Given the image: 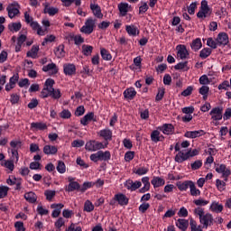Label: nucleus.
Instances as JSON below:
<instances>
[{
  "label": "nucleus",
  "mask_w": 231,
  "mask_h": 231,
  "mask_svg": "<svg viewBox=\"0 0 231 231\" xmlns=\"http://www.w3.org/2000/svg\"><path fill=\"white\" fill-rule=\"evenodd\" d=\"M54 53L59 59L64 57L66 55V51H64V45H59L58 48L54 51Z\"/></svg>",
  "instance_id": "nucleus-38"
},
{
  "label": "nucleus",
  "mask_w": 231,
  "mask_h": 231,
  "mask_svg": "<svg viewBox=\"0 0 231 231\" xmlns=\"http://www.w3.org/2000/svg\"><path fill=\"white\" fill-rule=\"evenodd\" d=\"M216 172H218V174H222V177L225 179V181H226L228 176H230L231 171L230 169L226 168V165L225 164H217L215 169Z\"/></svg>",
  "instance_id": "nucleus-7"
},
{
  "label": "nucleus",
  "mask_w": 231,
  "mask_h": 231,
  "mask_svg": "<svg viewBox=\"0 0 231 231\" xmlns=\"http://www.w3.org/2000/svg\"><path fill=\"white\" fill-rule=\"evenodd\" d=\"M96 23L97 22L93 18L87 19L85 24L80 28L81 33L91 35L95 30Z\"/></svg>",
  "instance_id": "nucleus-4"
},
{
  "label": "nucleus",
  "mask_w": 231,
  "mask_h": 231,
  "mask_svg": "<svg viewBox=\"0 0 231 231\" xmlns=\"http://www.w3.org/2000/svg\"><path fill=\"white\" fill-rule=\"evenodd\" d=\"M124 97L128 100H133L136 97V90H134V88H127L124 91Z\"/></svg>",
  "instance_id": "nucleus-23"
},
{
  "label": "nucleus",
  "mask_w": 231,
  "mask_h": 231,
  "mask_svg": "<svg viewBox=\"0 0 231 231\" xmlns=\"http://www.w3.org/2000/svg\"><path fill=\"white\" fill-rule=\"evenodd\" d=\"M71 147H76V148L84 147V141H82V140H74L71 143Z\"/></svg>",
  "instance_id": "nucleus-63"
},
{
  "label": "nucleus",
  "mask_w": 231,
  "mask_h": 231,
  "mask_svg": "<svg viewBox=\"0 0 231 231\" xmlns=\"http://www.w3.org/2000/svg\"><path fill=\"white\" fill-rule=\"evenodd\" d=\"M37 212L40 216H48L50 211L42 207V205H38Z\"/></svg>",
  "instance_id": "nucleus-54"
},
{
  "label": "nucleus",
  "mask_w": 231,
  "mask_h": 231,
  "mask_svg": "<svg viewBox=\"0 0 231 231\" xmlns=\"http://www.w3.org/2000/svg\"><path fill=\"white\" fill-rule=\"evenodd\" d=\"M194 205H196L197 207H199V208H201V207H207V205H208L209 201L208 200H205L203 199H195L193 201Z\"/></svg>",
  "instance_id": "nucleus-44"
},
{
  "label": "nucleus",
  "mask_w": 231,
  "mask_h": 231,
  "mask_svg": "<svg viewBox=\"0 0 231 231\" xmlns=\"http://www.w3.org/2000/svg\"><path fill=\"white\" fill-rule=\"evenodd\" d=\"M217 42L218 44H222L223 46H226V44H228V34L226 32L219 33L217 38Z\"/></svg>",
  "instance_id": "nucleus-20"
},
{
  "label": "nucleus",
  "mask_w": 231,
  "mask_h": 231,
  "mask_svg": "<svg viewBox=\"0 0 231 231\" xmlns=\"http://www.w3.org/2000/svg\"><path fill=\"white\" fill-rule=\"evenodd\" d=\"M82 53L88 57V55H91L93 53V46L91 45H82Z\"/></svg>",
  "instance_id": "nucleus-42"
},
{
  "label": "nucleus",
  "mask_w": 231,
  "mask_h": 231,
  "mask_svg": "<svg viewBox=\"0 0 231 231\" xmlns=\"http://www.w3.org/2000/svg\"><path fill=\"white\" fill-rule=\"evenodd\" d=\"M198 8V2H193L188 7V13L189 15H194L196 14V9Z\"/></svg>",
  "instance_id": "nucleus-49"
},
{
  "label": "nucleus",
  "mask_w": 231,
  "mask_h": 231,
  "mask_svg": "<svg viewBox=\"0 0 231 231\" xmlns=\"http://www.w3.org/2000/svg\"><path fill=\"white\" fill-rule=\"evenodd\" d=\"M115 199H116V201H117V203H119L121 205V207L128 205V203H129V199L127 198V196H125L122 193L115 195Z\"/></svg>",
  "instance_id": "nucleus-13"
},
{
  "label": "nucleus",
  "mask_w": 231,
  "mask_h": 231,
  "mask_svg": "<svg viewBox=\"0 0 231 231\" xmlns=\"http://www.w3.org/2000/svg\"><path fill=\"white\" fill-rule=\"evenodd\" d=\"M117 7L121 17H125L127 15V12H129V9L131 8V5L127 3H120Z\"/></svg>",
  "instance_id": "nucleus-15"
},
{
  "label": "nucleus",
  "mask_w": 231,
  "mask_h": 231,
  "mask_svg": "<svg viewBox=\"0 0 231 231\" xmlns=\"http://www.w3.org/2000/svg\"><path fill=\"white\" fill-rule=\"evenodd\" d=\"M209 210L211 212H215L216 214H219L223 212V204H219V202L213 201L209 207Z\"/></svg>",
  "instance_id": "nucleus-18"
},
{
  "label": "nucleus",
  "mask_w": 231,
  "mask_h": 231,
  "mask_svg": "<svg viewBox=\"0 0 231 231\" xmlns=\"http://www.w3.org/2000/svg\"><path fill=\"white\" fill-rule=\"evenodd\" d=\"M211 53H212V50L206 48L200 51L199 57L200 59H207L208 57H210Z\"/></svg>",
  "instance_id": "nucleus-48"
},
{
  "label": "nucleus",
  "mask_w": 231,
  "mask_h": 231,
  "mask_svg": "<svg viewBox=\"0 0 231 231\" xmlns=\"http://www.w3.org/2000/svg\"><path fill=\"white\" fill-rule=\"evenodd\" d=\"M51 208H54L51 214L52 217H59V216H60V210L64 208V204H51Z\"/></svg>",
  "instance_id": "nucleus-14"
},
{
  "label": "nucleus",
  "mask_w": 231,
  "mask_h": 231,
  "mask_svg": "<svg viewBox=\"0 0 231 231\" xmlns=\"http://www.w3.org/2000/svg\"><path fill=\"white\" fill-rule=\"evenodd\" d=\"M54 84H55V80H53L51 79H48L45 81L44 88L51 94V93H53V85Z\"/></svg>",
  "instance_id": "nucleus-37"
},
{
  "label": "nucleus",
  "mask_w": 231,
  "mask_h": 231,
  "mask_svg": "<svg viewBox=\"0 0 231 231\" xmlns=\"http://www.w3.org/2000/svg\"><path fill=\"white\" fill-rule=\"evenodd\" d=\"M99 159H100V162H109V160H111V152L99 151Z\"/></svg>",
  "instance_id": "nucleus-32"
},
{
  "label": "nucleus",
  "mask_w": 231,
  "mask_h": 231,
  "mask_svg": "<svg viewBox=\"0 0 231 231\" xmlns=\"http://www.w3.org/2000/svg\"><path fill=\"white\" fill-rule=\"evenodd\" d=\"M55 39H56V37H55V35H53V34L47 35V36L44 38V40H43L42 45V46H46V44H48V42H53L55 41Z\"/></svg>",
  "instance_id": "nucleus-52"
},
{
  "label": "nucleus",
  "mask_w": 231,
  "mask_h": 231,
  "mask_svg": "<svg viewBox=\"0 0 231 231\" xmlns=\"http://www.w3.org/2000/svg\"><path fill=\"white\" fill-rule=\"evenodd\" d=\"M202 166L203 162L201 160L195 161L193 163H191L192 171H198V169H201Z\"/></svg>",
  "instance_id": "nucleus-55"
},
{
  "label": "nucleus",
  "mask_w": 231,
  "mask_h": 231,
  "mask_svg": "<svg viewBox=\"0 0 231 231\" xmlns=\"http://www.w3.org/2000/svg\"><path fill=\"white\" fill-rule=\"evenodd\" d=\"M142 183L143 184V187L140 189V192L143 194L144 192H147L149 189H151V182H149V177H143Z\"/></svg>",
  "instance_id": "nucleus-25"
},
{
  "label": "nucleus",
  "mask_w": 231,
  "mask_h": 231,
  "mask_svg": "<svg viewBox=\"0 0 231 231\" xmlns=\"http://www.w3.org/2000/svg\"><path fill=\"white\" fill-rule=\"evenodd\" d=\"M209 115H210L212 120H215V121L223 120V108L214 107L209 112Z\"/></svg>",
  "instance_id": "nucleus-8"
},
{
  "label": "nucleus",
  "mask_w": 231,
  "mask_h": 231,
  "mask_svg": "<svg viewBox=\"0 0 231 231\" xmlns=\"http://www.w3.org/2000/svg\"><path fill=\"white\" fill-rule=\"evenodd\" d=\"M189 190H190V195L191 196L198 197V196L201 195V191L196 188V184H194L192 181H191V184L189 186Z\"/></svg>",
  "instance_id": "nucleus-41"
},
{
  "label": "nucleus",
  "mask_w": 231,
  "mask_h": 231,
  "mask_svg": "<svg viewBox=\"0 0 231 231\" xmlns=\"http://www.w3.org/2000/svg\"><path fill=\"white\" fill-rule=\"evenodd\" d=\"M84 210L86 212H93V210H95V206L93 203H91V201L87 200L84 205Z\"/></svg>",
  "instance_id": "nucleus-50"
},
{
  "label": "nucleus",
  "mask_w": 231,
  "mask_h": 231,
  "mask_svg": "<svg viewBox=\"0 0 231 231\" xmlns=\"http://www.w3.org/2000/svg\"><path fill=\"white\" fill-rule=\"evenodd\" d=\"M24 199H26L28 203H35L37 201V195H35L33 191H29L24 194Z\"/></svg>",
  "instance_id": "nucleus-31"
},
{
  "label": "nucleus",
  "mask_w": 231,
  "mask_h": 231,
  "mask_svg": "<svg viewBox=\"0 0 231 231\" xmlns=\"http://www.w3.org/2000/svg\"><path fill=\"white\" fill-rule=\"evenodd\" d=\"M199 84L202 86H207V84H210V79H208V75H203L199 78Z\"/></svg>",
  "instance_id": "nucleus-59"
},
{
  "label": "nucleus",
  "mask_w": 231,
  "mask_h": 231,
  "mask_svg": "<svg viewBox=\"0 0 231 231\" xmlns=\"http://www.w3.org/2000/svg\"><path fill=\"white\" fill-rule=\"evenodd\" d=\"M80 189V184L77 181H71L66 188L67 192H73L74 190H79Z\"/></svg>",
  "instance_id": "nucleus-35"
},
{
  "label": "nucleus",
  "mask_w": 231,
  "mask_h": 231,
  "mask_svg": "<svg viewBox=\"0 0 231 231\" xmlns=\"http://www.w3.org/2000/svg\"><path fill=\"white\" fill-rule=\"evenodd\" d=\"M95 116V114H93V112H90L87 115H85L81 120H80V124L82 125H88V124H89V122H91L92 118Z\"/></svg>",
  "instance_id": "nucleus-34"
},
{
  "label": "nucleus",
  "mask_w": 231,
  "mask_h": 231,
  "mask_svg": "<svg viewBox=\"0 0 231 231\" xmlns=\"http://www.w3.org/2000/svg\"><path fill=\"white\" fill-rule=\"evenodd\" d=\"M60 116L64 119L71 118V112L68 109H64L60 112Z\"/></svg>",
  "instance_id": "nucleus-60"
},
{
  "label": "nucleus",
  "mask_w": 231,
  "mask_h": 231,
  "mask_svg": "<svg viewBox=\"0 0 231 231\" xmlns=\"http://www.w3.org/2000/svg\"><path fill=\"white\" fill-rule=\"evenodd\" d=\"M39 53V45H33L32 49L27 51V57L31 59H37V55Z\"/></svg>",
  "instance_id": "nucleus-30"
},
{
  "label": "nucleus",
  "mask_w": 231,
  "mask_h": 231,
  "mask_svg": "<svg viewBox=\"0 0 231 231\" xmlns=\"http://www.w3.org/2000/svg\"><path fill=\"white\" fill-rule=\"evenodd\" d=\"M193 214L199 218V223L202 228H208L214 225V216L210 213H205V208H196L193 210Z\"/></svg>",
  "instance_id": "nucleus-1"
},
{
  "label": "nucleus",
  "mask_w": 231,
  "mask_h": 231,
  "mask_svg": "<svg viewBox=\"0 0 231 231\" xmlns=\"http://www.w3.org/2000/svg\"><path fill=\"white\" fill-rule=\"evenodd\" d=\"M163 134H172L174 133V126L171 124H165L161 127Z\"/></svg>",
  "instance_id": "nucleus-26"
},
{
  "label": "nucleus",
  "mask_w": 231,
  "mask_h": 231,
  "mask_svg": "<svg viewBox=\"0 0 231 231\" xmlns=\"http://www.w3.org/2000/svg\"><path fill=\"white\" fill-rule=\"evenodd\" d=\"M189 159V157L188 152H179L175 156V162H177V163H183V162H187Z\"/></svg>",
  "instance_id": "nucleus-17"
},
{
  "label": "nucleus",
  "mask_w": 231,
  "mask_h": 231,
  "mask_svg": "<svg viewBox=\"0 0 231 231\" xmlns=\"http://www.w3.org/2000/svg\"><path fill=\"white\" fill-rule=\"evenodd\" d=\"M212 14V10L208 7V2L207 0L201 1L200 10L197 14V17L199 19H205L207 17H210Z\"/></svg>",
  "instance_id": "nucleus-3"
},
{
  "label": "nucleus",
  "mask_w": 231,
  "mask_h": 231,
  "mask_svg": "<svg viewBox=\"0 0 231 231\" xmlns=\"http://www.w3.org/2000/svg\"><path fill=\"white\" fill-rule=\"evenodd\" d=\"M42 71H49L51 75H57V73L59 72V69L57 68V65L55 63H49L48 65L42 67Z\"/></svg>",
  "instance_id": "nucleus-11"
},
{
  "label": "nucleus",
  "mask_w": 231,
  "mask_h": 231,
  "mask_svg": "<svg viewBox=\"0 0 231 231\" xmlns=\"http://www.w3.org/2000/svg\"><path fill=\"white\" fill-rule=\"evenodd\" d=\"M57 151L58 149L56 148V146H53V145L47 144L43 147V152L44 154H47V155L57 154Z\"/></svg>",
  "instance_id": "nucleus-29"
},
{
  "label": "nucleus",
  "mask_w": 231,
  "mask_h": 231,
  "mask_svg": "<svg viewBox=\"0 0 231 231\" xmlns=\"http://www.w3.org/2000/svg\"><path fill=\"white\" fill-rule=\"evenodd\" d=\"M125 30H126L128 35H132L133 37H136V35H139V33H140L138 27H136L134 25H126Z\"/></svg>",
  "instance_id": "nucleus-24"
},
{
  "label": "nucleus",
  "mask_w": 231,
  "mask_h": 231,
  "mask_svg": "<svg viewBox=\"0 0 231 231\" xmlns=\"http://www.w3.org/2000/svg\"><path fill=\"white\" fill-rule=\"evenodd\" d=\"M14 162V161H5V167H6V169H9L11 172L14 171V169H15Z\"/></svg>",
  "instance_id": "nucleus-62"
},
{
  "label": "nucleus",
  "mask_w": 231,
  "mask_h": 231,
  "mask_svg": "<svg viewBox=\"0 0 231 231\" xmlns=\"http://www.w3.org/2000/svg\"><path fill=\"white\" fill-rule=\"evenodd\" d=\"M150 207L151 205L149 203H143L139 206V212H141V214H145Z\"/></svg>",
  "instance_id": "nucleus-57"
},
{
  "label": "nucleus",
  "mask_w": 231,
  "mask_h": 231,
  "mask_svg": "<svg viewBox=\"0 0 231 231\" xmlns=\"http://www.w3.org/2000/svg\"><path fill=\"white\" fill-rule=\"evenodd\" d=\"M177 51V59H180V60H185V59H189V51L187 50V46L183 44H179L176 46Z\"/></svg>",
  "instance_id": "nucleus-6"
},
{
  "label": "nucleus",
  "mask_w": 231,
  "mask_h": 231,
  "mask_svg": "<svg viewBox=\"0 0 231 231\" xmlns=\"http://www.w3.org/2000/svg\"><path fill=\"white\" fill-rule=\"evenodd\" d=\"M107 145H109V143L107 142L103 144L98 141L91 140L86 143L85 149L89 152H96V151H100V149L107 148Z\"/></svg>",
  "instance_id": "nucleus-2"
},
{
  "label": "nucleus",
  "mask_w": 231,
  "mask_h": 231,
  "mask_svg": "<svg viewBox=\"0 0 231 231\" xmlns=\"http://www.w3.org/2000/svg\"><path fill=\"white\" fill-rule=\"evenodd\" d=\"M8 195V187L2 186L0 187V199H3V198H6Z\"/></svg>",
  "instance_id": "nucleus-58"
},
{
  "label": "nucleus",
  "mask_w": 231,
  "mask_h": 231,
  "mask_svg": "<svg viewBox=\"0 0 231 231\" xmlns=\"http://www.w3.org/2000/svg\"><path fill=\"white\" fill-rule=\"evenodd\" d=\"M84 113H86V109L84 108V106H79L77 107V109L75 111V116H82V115H84Z\"/></svg>",
  "instance_id": "nucleus-61"
},
{
  "label": "nucleus",
  "mask_w": 231,
  "mask_h": 231,
  "mask_svg": "<svg viewBox=\"0 0 231 231\" xmlns=\"http://www.w3.org/2000/svg\"><path fill=\"white\" fill-rule=\"evenodd\" d=\"M134 174H137V176H143L149 172V168L146 167H140L134 171Z\"/></svg>",
  "instance_id": "nucleus-45"
},
{
  "label": "nucleus",
  "mask_w": 231,
  "mask_h": 231,
  "mask_svg": "<svg viewBox=\"0 0 231 231\" xmlns=\"http://www.w3.org/2000/svg\"><path fill=\"white\" fill-rule=\"evenodd\" d=\"M189 62L184 61V62H180L177 65L174 66V69H189Z\"/></svg>",
  "instance_id": "nucleus-51"
},
{
  "label": "nucleus",
  "mask_w": 231,
  "mask_h": 231,
  "mask_svg": "<svg viewBox=\"0 0 231 231\" xmlns=\"http://www.w3.org/2000/svg\"><path fill=\"white\" fill-rule=\"evenodd\" d=\"M203 45L201 44V39L197 38L195 39L191 43H190V48L191 50H193L194 51H198L199 50H201V47Z\"/></svg>",
  "instance_id": "nucleus-33"
},
{
  "label": "nucleus",
  "mask_w": 231,
  "mask_h": 231,
  "mask_svg": "<svg viewBox=\"0 0 231 231\" xmlns=\"http://www.w3.org/2000/svg\"><path fill=\"white\" fill-rule=\"evenodd\" d=\"M189 226H190V231H203L201 228V226H198V222L194 219L189 220Z\"/></svg>",
  "instance_id": "nucleus-39"
},
{
  "label": "nucleus",
  "mask_w": 231,
  "mask_h": 231,
  "mask_svg": "<svg viewBox=\"0 0 231 231\" xmlns=\"http://www.w3.org/2000/svg\"><path fill=\"white\" fill-rule=\"evenodd\" d=\"M56 169L60 174H64V172H66V164L64 162L59 161Z\"/></svg>",
  "instance_id": "nucleus-46"
},
{
  "label": "nucleus",
  "mask_w": 231,
  "mask_h": 231,
  "mask_svg": "<svg viewBox=\"0 0 231 231\" xmlns=\"http://www.w3.org/2000/svg\"><path fill=\"white\" fill-rule=\"evenodd\" d=\"M151 140L152 142L158 143V142H160V131L154 130L153 132H152Z\"/></svg>",
  "instance_id": "nucleus-47"
},
{
  "label": "nucleus",
  "mask_w": 231,
  "mask_h": 231,
  "mask_svg": "<svg viewBox=\"0 0 231 231\" xmlns=\"http://www.w3.org/2000/svg\"><path fill=\"white\" fill-rule=\"evenodd\" d=\"M21 28H23V24H21V22L12 23L8 24V30H10L13 33L14 32H19Z\"/></svg>",
  "instance_id": "nucleus-36"
},
{
  "label": "nucleus",
  "mask_w": 231,
  "mask_h": 231,
  "mask_svg": "<svg viewBox=\"0 0 231 231\" xmlns=\"http://www.w3.org/2000/svg\"><path fill=\"white\" fill-rule=\"evenodd\" d=\"M55 194H56L55 190H46L44 192V196L46 197V199H48V201H51V199L55 198Z\"/></svg>",
  "instance_id": "nucleus-56"
},
{
  "label": "nucleus",
  "mask_w": 231,
  "mask_h": 231,
  "mask_svg": "<svg viewBox=\"0 0 231 231\" xmlns=\"http://www.w3.org/2000/svg\"><path fill=\"white\" fill-rule=\"evenodd\" d=\"M20 97L17 94H11L10 102L11 104H17L20 100Z\"/></svg>",
  "instance_id": "nucleus-64"
},
{
  "label": "nucleus",
  "mask_w": 231,
  "mask_h": 231,
  "mask_svg": "<svg viewBox=\"0 0 231 231\" xmlns=\"http://www.w3.org/2000/svg\"><path fill=\"white\" fill-rule=\"evenodd\" d=\"M205 134V131L199 130V131H189L186 132L184 136L186 138H199V136H203Z\"/></svg>",
  "instance_id": "nucleus-16"
},
{
  "label": "nucleus",
  "mask_w": 231,
  "mask_h": 231,
  "mask_svg": "<svg viewBox=\"0 0 231 231\" xmlns=\"http://www.w3.org/2000/svg\"><path fill=\"white\" fill-rule=\"evenodd\" d=\"M208 91H210V88L207 86H202L199 88V94L203 96V100H207L208 98Z\"/></svg>",
  "instance_id": "nucleus-40"
},
{
  "label": "nucleus",
  "mask_w": 231,
  "mask_h": 231,
  "mask_svg": "<svg viewBox=\"0 0 231 231\" xmlns=\"http://www.w3.org/2000/svg\"><path fill=\"white\" fill-rule=\"evenodd\" d=\"M151 183L154 189H156L158 187H163V185H165V180L162 177H153Z\"/></svg>",
  "instance_id": "nucleus-21"
},
{
  "label": "nucleus",
  "mask_w": 231,
  "mask_h": 231,
  "mask_svg": "<svg viewBox=\"0 0 231 231\" xmlns=\"http://www.w3.org/2000/svg\"><path fill=\"white\" fill-rule=\"evenodd\" d=\"M192 181L191 180H186V181H179L177 182V187L179 189V190L180 191H185L187 190L189 188H190Z\"/></svg>",
  "instance_id": "nucleus-28"
},
{
  "label": "nucleus",
  "mask_w": 231,
  "mask_h": 231,
  "mask_svg": "<svg viewBox=\"0 0 231 231\" xmlns=\"http://www.w3.org/2000/svg\"><path fill=\"white\" fill-rule=\"evenodd\" d=\"M90 10H92L95 17H97V19H102V17H104L100 5L97 4H90Z\"/></svg>",
  "instance_id": "nucleus-12"
},
{
  "label": "nucleus",
  "mask_w": 231,
  "mask_h": 231,
  "mask_svg": "<svg viewBox=\"0 0 231 231\" xmlns=\"http://www.w3.org/2000/svg\"><path fill=\"white\" fill-rule=\"evenodd\" d=\"M176 226L180 228V230L187 231V228H189V220L179 218L176 222Z\"/></svg>",
  "instance_id": "nucleus-19"
},
{
  "label": "nucleus",
  "mask_w": 231,
  "mask_h": 231,
  "mask_svg": "<svg viewBox=\"0 0 231 231\" xmlns=\"http://www.w3.org/2000/svg\"><path fill=\"white\" fill-rule=\"evenodd\" d=\"M6 12L8 14V17L10 19H14V17H17L21 12L19 11V3L14 2L10 4L6 7Z\"/></svg>",
  "instance_id": "nucleus-5"
},
{
  "label": "nucleus",
  "mask_w": 231,
  "mask_h": 231,
  "mask_svg": "<svg viewBox=\"0 0 231 231\" xmlns=\"http://www.w3.org/2000/svg\"><path fill=\"white\" fill-rule=\"evenodd\" d=\"M100 53L103 60H111V59H113L111 53H109V51L106 49H101Z\"/></svg>",
  "instance_id": "nucleus-43"
},
{
  "label": "nucleus",
  "mask_w": 231,
  "mask_h": 231,
  "mask_svg": "<svg viewBox=\"0 0 231 231\" xmlns=\"http://www.w3.org/2000/svg\"><path fill=\"white\" fill-rule=\"evenodd\" d=\"M31 129L32 131H44V129H48V126L44 123H32Z\"/></svg>",
  "instance_id": "nucleus-27"
},
{
  "label": "nucleus",
  "mask_w": 231,
  "mask_h": 231,
  "mask_svg": "<svg viewBox=\"0 0 231 231\" xmlns=\"http://www.w3.org/2000/svg\"><path fill=\"white\" fill-rule=\"evenodd\" d=\"M44 13L49 14V15H55L56 14H59V9L56 7H46Z\"/></svg>",
  "instance_id": "nucleus-53"
},
{
  "label": "nucleus",
  "mask_w": 231,
  "mask_h": 231,
  "mask_svg": "<svg viewBox=\"0 0 231 231\" xmlns=\"http://www.w3.org/2000/svg\"><path fill=\"white\" fill-rule=\"evenodd\" d=\"M63 71L65 75L71 77V75H75V73H77V68L75 67L74 64H71V63L65 64L63 66Z\"/></svg>",
  "instance_id": "nucleus-10"
},
{
  "label": "nucleus",
  "mask_w": 231,
  "mask_h": 231,
  "mask_svg": "<svg viewBox=\"0 0 231 231\" xmlns=\"http://www.w3.org/2000/svg\"><path fill=\"white\" fill-rule=\"evenodd\" d=\"M125 187L127 189V190H131V192H134V190H137V189H140V187H142V181L140 180L133 181L132 180H128L125 181Z\"/></svg>",
  "instance_id": "nucleus-9"
},
{
  "label": "nucleus",
  "mask_w": 231,
  "mask_h": 231,
  "mask_svg": "<svg viewBox=\"0 0 231 231\" xmlns=\"http://www.w3.org/2000/svg\"><path fill=\"white\" fill-rule=\"evenodd\" d=\"M99 136L107 142V140H111V138H113V132L108 128L103 129L99 131Z\"/></svg>",
  "instance_id": "nucleus-22"
}]
</instances>
